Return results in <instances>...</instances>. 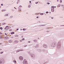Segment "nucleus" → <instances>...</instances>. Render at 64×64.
Here are the masks:
<instances>
[{
    "mask_svg": "<svg viewBox=\"0 0 64 64\" xmlns=\"http://www.w3.org/2000/svg\"><path fill=\"white\" fill-rule=\"evenodd\" d=\"M49 31H46V32H49Z\"/></svg>",
    "mask_w": 64,
    "mask_h": 64,
    "instance_id": "nucleus-54",
    "label": "nucleus"
},
{
    "mask_svg": "<svg viewBox=\"0 0 64 64\" xmlns=\"http://www.w3.org/2000/svg\"><path fill=\"white\" fill-rule=\"evenodd\" d=\"M18 10L19 11H21V10L20 8H19V9H18Z\"/></svg>",
    "mask_w": 64,
    "mask_h": 64,
    "instance_id": "nucleus-32",
    "label": "nucleus"
},
{
    "mask_svg": "<svg viewBox=\"0 0 64 64\" xmlns=\"http://www.w3.org/2000/svg\"><path fill=\"white\" fill-rule=\"evenodd\" d=\"M24 64H27L28 63H27V60H24L23 61V62Z\"/></svg>",
    "mask_w": 64,
    "mask_h": 64,
    "instance_id": "nucleus-4",
    "label": "nucleus"
},
{
    "mask_svg": "<svg viewBox=\"0 0 64 64\" xmlns=\"http://www.w3.org/2000/svg\"><path fill=\"white\" fill-rule=\"evenodd\" d=\"M14 43H18V41H17V40L15 41L14 42Z\"/></svg>",
    "mask_w": 64,
    "mask_h": 64,
    "instance_id": "nucleus-13",
    "label": "nucleus"
},
{
    "mask_svg": "<svg viewBox=\"0 0 64 64\" xmlns=\"http://www.w3.org/2000/svg\"><path fill=\"white\" fill-rule=\"evenodd\" d=\"M42 51L43 52H45V50L44 49H43L42 50Z\"/></svg>",
    "mask_w": 64,
    "mask_h": 64,
    "instance_id": "nucleus-16",
    "label": "nucleus"
},
{
    "mask_svg": "<svg viewBox=\"0 0 64 64\" xmlns=\"http://www.w3.org/2000/svg\"><path fill=\"white\" fill-rule=\"evenodd\" d=\"M61 42L60 41L58 42L57 45V48L58 49H59V48H61Z\"/></svg>",
    "mask_w": 64,
    "mask_h": 64,
    "instance_id": "nucleus-1",
    "label": "nucleus"
},
{
    "mask_svg": "<svg viewBox=\"0 0 64 64\" xmlns=\"http://www.w3.org/2000/svg\"><path fill=\"white\" fill-rule=\"evenodd\" d=\"M11 28V26H8V28H9V29H10V28Z\"/></svg>",
    "mask_w": 64,
    "mask_h": 64,
    "instance_id": "nucleus-35",
    "label": "nucleus"
},
{
    "mask_svg": "<svg viewBox=\"0 0 64 64\" xmlns=\"http://www.w3.org/2000/svg\"><path fill=\"white\" fill-rule=\"evenodd\" d=\"M5 35H6V36H7V34H6V33H5L4 34Z\"/></svg>",
    "mask_w": 64,
    "mask_h": 64,
    "instance_id": "nucleus-46",
    "label": "nucleus"
},
{
    "mask_svg": "<svg viewBox=\"0 0 64 64\" xmlns=\"http://www.w3.org/2000/svg\"><path fill=\"white\" fill-rule=\"evenodd\" d=\"M3 53V52H0V54H2Z\"/></svg>",
    "mask_w": 64,
    "mask_h": 64,
    "instance_id": "nucleus-39",
    "label": "nucleus"
},
{
    "mask_svg": "<svg viewBox=\"0 0 64 64\" xmlns=\"http://www.w3.org/2000/svg\"><path fill=\"white\" fill-rule=\"evenodd\" d=\"M36 15H38V13H36Z\"/></svg>",
    "mask_w": 64,
    "mask_h": 64,
    "instance_id": "nucleus-52",
    "label": "nucleus"
},
{
    "mask_svg": "<svg viewBox=\"0 0 64 64\" xmlns=\"http://www.w3.org/2000/svg\"><path fill=\"white\" fill-rule=\"evenodd\" d=\"M6 10H2V12H3L4 11H6Z\"/></svg>",
    "mask_w": 64,
    "mask_h": 64,
    "instance_id": "nucleus-21",
    "label": "nucleus"
},
{
    "mask_svg": "<svg viewBox=\"0 0 64 64\" xmlns=\"http://www.w3.org/2000/svg\"><path fill=\"white\" fill-rule=\"evenodd\" d=\"M34 41L35 42H37V41H36V40H34Z\"/></svg>",
    "mask_w": 64,
    "mask_h": 64,
    "instance_id": "nucleus-25",
    "label": "nucleus"
},
{
    "mask_svg": "<svg viewBox=\"0 0 64 64\" xmlns=\"http://www.w3.org/2000/svg\"><path fill=\"white\" fill-rule=\"evenodd\" d=\"M56 7L55 6H54V8H56Z\"/></svg>",
    "mask_w": 64,
    "mask_h": 64,
    "instance_id": "nucleus-58",
    "label": "nucleus"
},
{
    "mask_svg": "<svg viewBox=\"0 0 64 64\" xmlns=\"http://www.w3.org/2000/svg\"><path fill=\"white\" fill-rule=\"evenodd\" d=\"M20 51H23L24 50L23 49H20Z\"/></svg>",
    "mask_w": 64,
    "mask_h": 64,
    "instance_id": "nucleus-19",
    "label": "nucleus"
},
{
    "mask_svg": "<svg viewBox=\"0 0 64 64\" xmlns=\"http://www.w3.org/2000/svg\"><path fill=\"white\" fill-rule=\"evenodd\" d=\"M3 25H5V23H4L3 24Z\"/></svg>",
    "mask_w": 64,
    "mask_h": 64,
    "instance_id": "nucleus-47",
    "label": "nucleus"
},
{
    "mask_svg": "<svg viewBox=\"0 0 64 64\" xmlns=\"http://www.w3.org/2000/svg\"><path fill=\"white\" fill-rule=\"evenodd\" d=\"M51 8H53V9H54V6H52Z\"/></svg>",
    "mask_w": 64,
    "mask_h": 64,
    "instance_id": "nucleus-17",
    "label": "nucleus"
},
{
    "mask_svg": "<svg viewBox=\"0 0 64 64\" xmlns=\"http://www.w3.org/2000/svg\"><path fill=\"white\" fill-rule=\"evenodd\" d=\"M36 18H39V17L38 16H37L36 17Z\"/></svg>",
    "mask_w": 64,
    "mask_h": 64,
    "instance_id": "nucleus-55",
    "label": "nucleus"
},
{
    "mask_svg": "<svg viewBox=\"0 0 64 64\" xmlns=\"http://www.w3.org/2000/svg\"><path fill=\"white\" fill-rule=\"evenodd\" d=\"M15 33L14 32H12L10 33L11 34H14Z\"/></svg>",
    "mask_w": 64,
    "mask_h": 64,
    "instance_id": "nucleus-15",
    "label": "nucleus"
},
{
    "mask_svg": "<svg viewBox=\"0 0 64 64\" xmlns=\"http://www.w3.org/2000/svg\"><path fill=\"white\" fill-rule=\"evenodd\" d=\"M15 36L16 37H18L19 36L16 35Z\"/></svg>",
    "mask_w": 64,
    "mask_h": 64,
    "instance_id": "nucleus-38",
    "label": "nucleus"
},
{
    "mask_svg": "<svg viewBox=\"0 0 64 64\" xmlns=\"http://www.w3.org/2000/svg\"><path fill=\"white\" fill-rule=\"evenodd\" d=\"M46 14H48V13H49V12H46Z\"/></svg>",
    "mask_w": 64,
    "mask_h": 64,
    "instance_id": "nucleus-33",
    "label": "nucleus"
},
{
    "mask_svg": "<svg viewBox=\"0 0 64 64\" xmlns=\"http://www.w3.org/2000/svg\"><path fill=\"white\" fill-rule=\"evenodd\" d=\"M4 38L5 40H7L9 39V38H8V37L6 36L4 37Z\"/></svg>",
    "mask_w": 64,
    "mask_h": 64,
    "instance_id": "nucleus-10",
    "label": "nucleus"
},
{
    "mask_svg": "<svg viewBox=\"0 0 64 64\" xmlns=\"http://www.w3.org/2000/svg\"><path fill=\"white\" fill-rule=\"evenodd\" d=\"M14 62V63H16V61H15V60H14L13 61Z\"/></svg>",
    "mask_w": 64,
    "mask_h": 64,
    "instance_id": "nucleus-36",
    "label": "nucleus"
},
{
    "mask_svg": "<svg viewBox=\"0 0 64 64\" xmlns=\"http://www.w3.org/2000/svg\"><path fill=\"white\" fill-rule=\"evenodd\" d=\"M1 6H3V4H1Z\"/></svg>",
    "mask_w": 64,
    "mask_h": 64,
    "instance_id": "nucleus-59",
    "label": "nucleus"
},
{
    "mask_svg": "<svg viewBox=\"0 0 64 64\" xmlns=\"http://www.w3.org/2000/svg\"><path fill=\"white\" fill-rule=\"evenodd\" d=\"M1 50H2V49H0V51Z\"/></svg>",
    "mask_w": 64,
    "mask_h": 64,
    "instance_id": "nucleus-62",
    "label": "nucleus"
},
{
    "mask_svg": "<svg viewBox=\"0 0 64 64\" xmlns=\"http://www.w3.org/2000/svg\"><path fill=\"white\" fill-rule=\"evenodd\" d=\"M60 3H62V0H60Z\"/></svg>",
    "mask_w": 64,
    "mask_h": 64,
    "instance_id": "nucleus-37",
    "label": "nucleus"
},
{
    "mask_svg": "<svg viewBox=\"0 0 64 64\" xmlns=\"http://www.w3.org/2000/svg\"><path fill=\"white\" fill-rule=\"evenodd\" d=\"M47 25V24H44V25H43V24H40V25H39V26H40V27H41V26H45V25Z\"/></svg>",
    "mask_w": 64,
    "mask_h": 64,
    "instance_id": "nucleus-9",
    "label": "nucleus"
},
{
    "mask_svg": "<svg viewBox=\"0 0 64 64\" xmlns=\"http://www.w3.org/2000/svg\"><path fill=\"white\" fill-rule=\"evenodd\" d=\"M38 51L39 52H41V51H42L41 50H38Z\"/></svg>",
    "mask_w": 64,
    "mask_h": 64,
    "instance_id": "nucleus-14",
    "label": "nucleus"
},
{
    "mask_svg": "<svg viewBox=\"0 0 64 64\" xmlns=\"http://www.w3.org/2000/svg\"><path fill=\"white\" fill-rule=\"evenodd\" d=\"M43 46L44 48H47V45L46 44H43Z\"/></svg>",
    "mask_w": 64,
    "mask_h": 64,
    "instance_id": "nucleus-7",
    "label": "nucleus"
},
{
    "mask_svg": "<svg viewBox=\"0 0 64 64\" xmlns=\"http://www.w3.org/2000/svg\"><path fill=\"white\" fill-rule=\"evenodd\" d=\"M2 34V32H0V34Z\"/></svg>",
    "mask_w": 64,
    "mask_h": 64,
    "instance_id": "nucleus-51",
    "label": "nucleus"
},
{
    "mask_svg": "<svg viewBox=\"0 0 64 64\" xmlns=\"http://www.w3.org/2000/svg\"><path fill=\"white\" fill-rule=\"evenodd\" d=\"M49 13H50V14L51 13V12H49Z\"/></svg>",
    "mask_w": 64,
    "mask_h": 64,
    "instance_id": "nucleus-64",
    "label": "nucleus"
},
{
    "mask_svg": "<svg viewBox=\"0 0 64 64\" xmlns=\"http://www.w3.org/2000/svg\"><path fill=\"white\" fill-rule=\"evenodd\" d=\"M46 64V62H44L43 64Z\"/></svg>",
    "mask_w": 64,
    "mask_h": 64,
    "instance_id": "nucleus-60",
    "label": "nucleus"
},
{
    "mask_svg": "<svg viewBox=\"0 0 64 64\" xmlns=\"http://www.w3.org/2000/svg\"><path fill=\"white\" fill-rule=\"evenodd\" d=\"M4 29H5L6 30H8V29H9V28L8 26H6L5 28Z\"/></svg>",
    "mask_w": 64,
    "mask_h": 64,
    "instance_id": "nucleus-8",
    "label": "nucleus"
},
{
    "mask_svg": "<svg viewBox=\"0 0 64 64\" xmlns=\"http://www.w3.org/2000/svg\"><path fill=\"white\" fill-rule=\"evenodd\" d=\"M20 42H22V40H20Z\"/></svg>",
    "mask_w": 64,
    "mask_h": 64,
    "instance_id": "nucleus-57",
    "label": "nucleus"
},
{
    "mask_svg": "<svg viewBox=\"0 0 64 64\" xmlns=\"http://www.w3.org/2000/svg\"><path fill=\"white\" fill-rule=\"evenodd\" d=\"M40 15H43V13H41L40 14Z\"/></svg>",
    "mask_w": 64,
    "mask_h": 64,
    "instance_id": "nucleus-27",
    "label": "nucleus"
},
{
    "mask_svg": "<svg viewBox=\"0 0 64 64\" xmlns=\"http://www.w3.org/2000/svg\"><path fill=\"white\" fill-rule=\"evenodd\" d=\"M51 19H53V17H51Z\"/></svg>",
    "mask_w": 64,
    "mask_h": 64,
    "instance_id": "nucleus-56",
    "label": "nucleus"
},
{
    "mask_svg": "<svg viewBox=\"0 0 64 64\" xmlns=\"http://www.w3.org/2000/svg\"><path fill=\"white\" fill-rule=\"evenodd\" d=\"M30 7H31V6H30L29 5V6H28V8H30Z\"/></svg>",
    "mask_w": 64,
    "mask_h": 64,
    "instance_id": "nucleus-41",
    "label": "nucleus"
},
{
    "mask_svg": "<svg viewBox=\"0 0 64 64\" xmlns=\"http://www.w3.org/2000/svg\"><path fill=\"white\" fill-rule=\"evenodd\" d=\"M8 42H9V43H11L12 42L11 41V40H9L8 41Z\"/></svg>",
    "mask_w": 64,
    "mask_h": 64,
    "instance_id": "nucleus-23",
    "label": "nucleus"
},
{
    "mask_svg": "<svg viewBox=\"0 0 64 64\" xmlns=\"http://www.w3.org/2000/svg\"><path fill=\"white\" fill-rule=\"evenodd\" d=\"M27 46V45H26V46H24V47H26V46Z\"/></svg>",
    "mask_w": 64,
    "mask_h": 64,
    "instance_id": "nucleus-50",
    "label": "nucleus"
},
{
    "mask_svg": "<svg viewBox=\"0 0 64 64\" xmlns=\"http://www.w3.org/2000/svg\"><path fill=\"white\" fill-rule=\"evenodd\" d=\"M23 31H25V30H26V29L25 28H23Z\"/></svg>",
    "mask_w": 64,
    "mask_h": 64,
    "instance_id": "nucleus-31",
    "label": "nucleus"
},
{
    "mask_svg": "<svg viewBox=\"0 0 64 64\" xmlns=\"http://www.w3.org/2000/svg\"><path fill=\"white\" fill-rule=\"evenodd\" d=\"M19 2H17V4H18V3Z\"/></svg>",
    "mask_w": 64,
    "mask_h": 64,
    "instance_id": "nucleus-61",
    "label": "nucleus"
},
{
    "mask_svg": "<svg viewBox=\"0 0 64 64\" xmlns=\"http://www.w3.org/2000/svg\"><path fill=\"white\" fill-rule=\"evenodd\" d=\"M18 2L19 3V2H20V0H18Z\"/></svg>",
    "mask_w": 64,
    "mask_h": 64,
    "instance_id": "nucleus-42",
    "label": "nucleus"
},
{
    "mask_svg": "<svg viewBox=\"0 0 64 64\" xmlns=\"http://www.w3.org/2000/svg\"><path fill=\"white\" fill-rule=\"evenodd\" d=\"M57 45V43L55 42H53L52 43L51 46L52 47H55Z\"/></svg>",
    "mask_w": 64,
    "mask_h": 64,
    "instance_id": "nucleus-2",
    "label": "nucleus"
},
{
    "mask_svg": "<svg viewBox=\"0 0 64 64\" xmlns=\"http://www.w3.org/2000/svg\"><path fill=\"white\" fill-rule=\"evenodd\" d=\"M38 2H36L35 3L36 4H38Z\"/></svg>",
    "mask_w": 64,
    "mask_h": 64,
    "instance_id": "nucleus-30",
    "label": "nucleus"
},
{
    "mask_svg": "<svg viewBox=\"0 0 64 64\" xmlns=\"http://www.w3.org/2000/svg\"><path fill=\"white\" fill-rule=\"evenodd\" d=\"M20 7H22V6H20V7H18V9H19V8H20Z\"/></svg>",
    "mask_w": 64,
    "mask_h": 64,
    "instance_id": "nucleus-29",
    "label": "nucleus"
},
{
    "mask_svg": "<svg viewBox=\"0 0 64 64\" xmlns=\"http://www.w3.org/2000/svg\"><path fill=\"white\" fill-rule=\"evenodd\" d=\"M19 59L21 61H22V60H23V58L22 56H20L19 57Z\"/></svg>",
    "mask_w": 64,
    "mask_h": 64,
    "instance_id": "nucleus-6",
    "label": "nucleus"
},
{
    "mask_svg": "<svg viewBox=\"0 0 64 64\" xmlns=\"http://www.w3.org/2000/svg\"><path fill=\"white\" fill-rule=\"evenodd\" d=\"M22 41H23V40H25V38H24L22 39Z\"/></svg>",
    "mask_w": 64,
    "mask_h": 64,
    "instance_id": "nucleus-24",
    "label": "nucleus"
},
{
    "mask_svg": "<svg viewBox=\"0 0 64 64\" xmlns=\"http://www.w3.org/2000/svg\"><path fill=\"white\" fill-rule=\"evenodd\" d=\"M8 16V14H6L4 15V16Z\"/></svg>",
    "mask_w": 64,
    "mask_h": 64,
    "instance_id": "nucleus-18",
    "label": "nucleus"
},
{
    "mask_svg": "<svg viewBox=\"0 0 64 64\" xmlns=\"http://www.w3.org/2000/svg\"><path fill=\"white\" fill-rule=\"evenodd\" d=\"M28 54H30H30H30V52H28Z\"/></svg>",
    "mask_w": 64,
    "mask_h": 64,
    "instance_id": "nucleus-22",
    "label": "nucleus"
},
{
    "mask_svg": "<svg viewBox=\"0 0 64 64\" xmlns=\"http://www.w3.org/2000/svg\"><path fill=\"white\" fill-rule=\"evenodd\" d=\"M12 17H13V16H10V18H12Z\"/></svg>",
    "mask_w": 64,
    "mask_h": 64,
    "instance_id": "nucleus-34",
    "label": "nucleus"
},
{
    "mask_svg": "<svg viewBox=\"0 0 64 64\" xmlns=\"http://www.w3.org/2000/svg\"><path fill=\"white\" fill-rule=\"evenodd\" d=\"M51 11L52 12H54V9H53V8H52L51 10Z\"/></svg>",
    "mask_w": 64,
    "mask_h": 64,
    "instance_id": "nucleus-12",
    "label": "nucleus"
},
{
    "mask_svg": "<svg viewBox=\"0 0 64 64\" xmlns=\"http://www.w3.org/2000/svg\"><path fill=\"white\" fill-rule=\"evenodd\" d=\"M39 47V45L36 44V46H35V48H37Z\"/></svg>",
    "mask_w": 64,
    "mask_h": 64,
    "instance_id": "nucleus-11",
    "label": "nucleus"
},
{
    "mask_svg": "<svg viewBox=\"0 0 64 64\" xmlns=\"http://www.w3.org/2000/svg\"><path fill=\"white\" fill-rule=\"evenodd\" d=\"M46 4L48 5H49L50 4V3L48 2Z\"/></svg>",
    "mask_w": 64,
    "mask_h": 64,
    "instance_id": "nucleus-26",
    "label": "nucleus"
},
{
    "mask_svg": "<svg viewBox=\"0 0 64 64\" xmlns=\"http://www.w3.org/2000/svg\"><path fill=\"white\" fill-rule=\"evenodd\" d=\"M12 31V29H10L9 30V31Z\"/></svg>",
    "mask_w": 64,
    "mask_h": 64,
    "instance_id": "nucleus-44",
    "label": "nucleus"
},
{
    "mask_svg": "<svg viewBox=\"0 0 64 64\" xmlns=\"http://www.w3.org/2000/svg\"><path fill=\"white\" fill-rule=\"evenodd\" d=\"M60 26H64V25H61Z\"/></svg>",
    "mask_w": 64,
    "mask_h": 64,
    "instance_id": "nucleus-53",
    "label": "nucleus"
},
{
    "mask_svg": "<svg viewBox=\"0 0 64 64\" xmlns=\"http://www.w3.org/2000/svg\"><path fill=\"white\" fill-rule=\"evenodd\" d=\"M0 38L1 39H2V37L1 36H0Z\"/></svg>",
    "mask_w": 64,
    "mask_h": 64,
    "instance_id": "nucleus-40",
    "label": "nucleus"
},
{
    "mask_svg": "<svg viewBox=\"0 0 64 64\" xmlns=\"http://www.w3.org/2000/svg\"><path fill=\"white\" fill-rule=\"evenodd\" d=\"M19 51H20V50H17L16 52H19Z\"/></svg>",
    "mask_w": 64,
    "mask_h": 64,
    "instance_id": "nucleus-28",
    "label": "nucleus"
},
{
    "mask_svg": "<svg viewBox=\"0 0 64 64\" xmlns=\"http://www.w3.org/2000/svg\"><path fill=\"white\" fill-rule=\"evenodd\" d=\"M48 62H45L46 64V63H48Z\"/></svg>",
    "mask_w": 64,
    "mask_h": 64,
    "instance_id": "nucleus-43",
    "label": "nucleus"
},
{
    "mask_svg": "<svg viewBox=\"0 0 64 64\" xmlns=\"http://www.w3.org/2000/svg\"><path fill=\"white\" fill-rule=\"evenodd\" d=\"M14 8H15V9H16V8H15V7H14Z\"/></svg>",
    "mask_w": 64,
    "mask_h": 64,
    "instance_id": "nucleus-63",
    "label": "nucleus"
},
{
    "mask_svg": "<svg viewBox=\"0 0 64 64\" xmlns=\"http://www.w3.org/2000/svg\"><path fill=\"white\" fill-rule=\"evenodd\" d=\"M58 7H60V4H59L58 5Z\"/></svg>",
    "mask_w": 64,
    "mask_h": 64,
    "instance_id": "nucleus-45",
    "label": "nucleus"
},
{
    "mask_svg": "<svg viewBox=\"0 0 64 64\" xmlns=\"http://www.w3.org/2000/svg\"><path fill=\"white\" fill-rule=\"evenodd\" d=\"M0 29H1L2 30H3V28L2 27H0Z\"/></svg>",
    "mask_w": 64,
    "mask_h": 64,
    "instance_id": "nucleus-20",
    "label": "nucleus"
},
{
    "mask_svg": "<svg viewBox=\"0 0 64 64\" xmlns=\"http://www.w3.org/2000/svg\"><path fill=\"white\" fill-rule=\"evenodd\" d=\"M4 63V60L3 59L0 60V64H3Z\"/></svg>",
    "mask_w": 64,
    "mask_h": 64,
    "instance_id": "nucleus-3",
    "label": "nucleus"
},
{
    "mask_svg": "<svg viewBox=\"0 0 64 64\" xmlns=\"http://www.w3.org/2000/svg\"><path fill=\"white\" fill-rule=\"evenodd\" d=\"M29 2L30 3H31V1H30Z\"/></svg>",
    "mask_w": 64,
    "mask_h": 64,
    "instance_id": "nucleus-48",
    "label": "nucleus"
},
{
    "mask_svg": "<svg viewBox=\"0 0 64 64\" xmlns=\"http://www.w3.org/2000/svg\"><path fill=\"white\" fill-rule=\"evenodd\" d=\"M19 30V29L18 28H17L16 29V30H17V31H18V30Z\"/></svg>",
    "mask_w": 64,
    "mask_h": 64,
    "instance_id": "nucleus-49",
    "label": "nucleus"
},
{
    "mask_svg": "<svg viewBox=\"0 0 64 64\" xmlns=\"http://www.w3.org/2000/svg\"><path fill=\"white\" fill-rule=\"evenodd\" d=\"M30 56H31L32 58H35V56L34 54H30Z\"/></svg>",
    "mask_w": 64,
    "mask_h": 64,
    "instance_id": "nucleus-5",
    "label": "nucleus"
}]
</instances>
